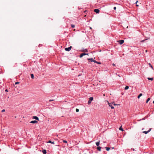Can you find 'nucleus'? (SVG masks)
<instances>
[{
	"instance_id": "obj_26",
	"label": "nucleus",
	"mask_w": 154,
	"mask_h": 154,
	"mask_svg": "<svg viewBox=\"0 0 154 154\" xmlns=\"http://www.w3.org/2000/svg\"><path fill=\"white\" fill-rule=\"evenodd\" d=\"M76 111L77 112H79V109H76Z\"/></svg>"
},
{
	"instance_id": "obj_39",
	"label": "nucleus",
	"mask_w": 154,
	"mask_h": 154,
	"mask_svg": "<svg viewBox=\"0 0 154 154\" xmlns=\"http://www.w3.org/2000/svg\"><path fill=\"white\" fill-rule=\"evenodd\" d=\"M136 6H138V5H136Z\"/></svg>"
},
{
	"instance_id": "obj_21",
	"label": "nucleus",
	"mask_w": 154,
	"mask_h": 154,
	"mask_svg": "<svg viewBox=\"0 0 154 154\" xmlns=\"http://www.w3.org/2000/svg\"><path fill=\"white\" fill-rule=\"evenodd\" d=\"M105 148L106 149V150L107 151L109 150L110 149V148L109 147H106Z\"/></svg>"
},
{
	"instance_id": "obj_27",
	"label": "nucleus",
	"mask_w": 154,
	"mask_h": 154,
	"mask_svg": "<svg viewBox=\"0 0 154 154\" xmlns=\"http://www.w3.org/2000/svg\"><path fill=\"white\" fill-rule=\"evenodd\" d=\"M96 63L99 64H100L101 63L100 62H98L97 61V63Z\"/></svg>"
},
{
	"instance_id": "obj_33",
	"label": "nucleus",
	"mask_w": 154,
	"mask_h": 154,
	"mask_svg": "<svg viewBox=\"0 0 154 154\" xmlns=\"http://www.w3.org/2000/svg\"><path fill=\"white\" fill-rule=\"evenodd\" d=\"M53 100H49V101H50V102H51V101H53Z\"/></svg>"
},
{
	"instance_id": "obj_22",
	"label": "nucleus",
	"mask_w": 154,
	"mask_h": 154,
	"mask_svg": "<svg viewBox=\"0 0 154 154\" xmlns=\"http://www.w3.org/2000/svg\"><path fill=\"white\" fill-rule=\"evenodd\" d=\"M150 98H148L147 100H146V103H147L150 100Z\"/></svg>"
},
{
	"instance_id": "obj_36",
	"label": "nucleus",
	"mask_w": 154,
	"mask_h": 154,
	"mask_svg": "<svg viewBox=\"0 0 154 154\" xmlns=\"http://www.w3.org/2000/svg\"><path fill=\"white\" fill-rule=\"evenodd\" d=\"M132 149V150H133V151H134V149H132H132Z\"/></svg>"
},
{
	"instance_id": "obj_24",
	"label": "nucleus",
	"mask_w": 154,
	"mask_h": 154,
	"mask_svg": "<svg viewBox=\"0 0 154 154\" xmlns=\"http://www.w3.org/2000/svg\"><path fill=\"white\" fill-rule=\"evenodd\" d=\"M63 141L64 143H67V141L65 140H63Z\"/></svg>"
},
{
	"instance_id": "obj_2",
	"label": "nucleus",
	"mask_w": 154,
	"mask_h": 154,
	"mask_svg": "<svg viewBox=\"0 0 154 154\" xmlns=\"http://www.w3.org/2000/svg\"><path fill=\"white\" fill-rule=\"evenodd\" d=\"M72 47V46H70L68 48H65V50L66 51H69L71 50Z\"/></svg>"
},
{
	"instance_id": "obj_15",
	"label": "nucleus",
	"mask_w": 154,
	"mask_h": 154,
	"mask_svg": "<svg viewBox=\"0 0 154 154\" xmlns=\"http://www.w3.org/2000/svg\"><path fill=\"white\" fill-rule=\"evenodd\" d=\"M101 147L98 146H97V150L100 151L101 150Z\"/></svg>"
},
{
	"instance_id": "obj_10",
	"label": "nucleus",
	"mask_w": 154,
	"mask_h": 154,
	"mask_svg": "<svg viewBox=\"0 0 154 154\" xmlns=\"http://www.w3.org/2000/svg\"><path fill=\"white\" fill-rule=\"evenodd\" d=\"M149 38H149V37H148V38H147V39H144V40H143L141 41H140V42H144V41H145V40H147V39H149Z\"/></svg>"
},
{
	"instance_id": "obj_25",
	"label": "nucleus",
	"mask_w": 154,
	"mask_h": 154,
	"mask_svg": "<svg viewBox=\"0 0 154 154\" xmlns=\"http://www.w3.org/2000/svg\"><path fill=\"white\" fill-rule=\"evenodd\" d=\"M71 26V27L72 28H74L75 27V25H73V24H72Z\"/></svg>"
},
{
	"instance_id": "obj_7",
	"label": "nucleus",
	"mask_w": 154,
	"mask_h": 154,
	"mask_svg": "<svg viewBox=\"0 0 154 154\" xmlns=\"http://www.w3.org/2000/svg\"><path fill=\"white\" fill-rule=\"evenodd\" d=\"M94 12L96 13H99L100 12V10L99 9H96L94 10Z\"/></svg>"
},
{
	"instance_id": "obj_1",
	"label": "nucleus",
	"mask_w": 154,
	"mask_h": 154,
	"mask_svg": "<svg viewBox=\"0 0 154 154\" xmlns=\"http://www.w3.org/2000/svg\"><path fill=\"white\" fill-rule=\"evenodd\" d=\"M93 98L92 97H91L89 98V100L88 102V104H89L91 103V101L93 100Z\"/></svg>"
},
{
	"instance_id": "obj_20",
	"label": "nucleus",
	"mask_w": 154,
	"mask_h": 154,
	"mask_svg": "<svg viewBox=\"0 0 154 154\" xmlns=\"http://www.w3.org/2000/svg\"><path fill=\"white\" fill-rule=\"evenodd\" d=\"M31 76L32 79H33L34 78V76L33 74H31Z\"/></svg>"
},
{
	"instance_id": "obj_16",
	"label": "nucleus",
	"mask_w": 154,
	"mask_h": 154,
	"mask_svg": "<svg viewBox=\"0 0 154 154\" xmlns=\"http://www.w3.org/2000/svg\"><path fill=\"white\" fill-rule=\"evenodd\" d=\"M147 79L149 80L152 81L153 80V78H148Z\"/></svg>"
},
{
	"instance_id": "obj_4",
	"label": "nucleus",
	"mask_w": 154,
	"mask_h": 154,
	"mask_svg": "<svg viewBox=\"0 0 154 154\" xmlns=\"http://www.w3.org/2000/svg\"><path fill=\"white\" fill-rule=\"evenodd\" d=\"M151 130V128H150L148 131H143V133H144L145 134H147Z\"/></svg>"
},
{
	"instance_id": "obj_9",
	"label": "nucleus",
	"mask_w": 154,
	"mask_h": 154,
	"mask_svg": "<svg viewBox=\"0 0 154 154\" xmlns=\"http://www.w3.org/2000/svg\"><path fill=\"white\" fill-rule=\"evenodd\" d=\"M37 122V121L36 120L32 121L30 122V123H31L34 124Z\"/></svg>"
},
{
	"instance_id": "obj_11",
	"label": "nucleus",
	"mask_w": 154,
	"mask_h": 154,
	"mask_svg": "<svg viewBox=\"0 0 154 154\" xmlns=\"http://www.w3.org/2000/svg\"><path fill=\"white\" fill-rule=\"evenodd\" d=\"M47 143H50L52 144H54V141L52 142L51 140H49L47 142Z\"/></svg>"
},
{
	"instance_id": "obj_14",
	"label": "nucleus",
	"mask_w": 154,
	"mask_h": 154,
	"mask_svg": "<svg viewBox=\"0 0 154 154\" xmlns=\"http://www.w3.org/2000/svg\"><path fill=\"white\" fill-rule=\"evenodd\" d=\"M82 51L84 52H88V50L87 49H85L83 50Z\"/></svg>"
},
{
	"instance_id": "obj_43",
	"label": "nucleus",
	"mask_w": 154,
	"mask_h": 154,
	"mask_svg": "<svg viewBox=\"0 0 154 154\" xmlns=\"http://www.w3.org/2000/svg\"><path fill=\"white\" fill-rule=\"evenodd\" d=\"M112 149H113L114 148V147H112Z\"/></svg>"
},
{
	"instance_id": "obj_3",
	"label": "nucleus",
	"mask_w": 154,
	"mask_h": 154,
	"mask_svg": "<svg viewBox=\"0 0 154 154\" xmlns=\"http://www.w3.org/2000/svg\"><path fill=\"white\" fill-rule=\"evenodd\" d=\"M107 102L108 103L109 106L112 109H114V107L113 106H112V104L113 103H109V102L108 101H107Z\"/></svg>"
},
{
	"instance_id": "obj_19",
	"label": "nucleus",
	"mask_w": 154,
	"mask_h": 154,
	"mask_svg": "<svg viewBox=\"0 0 154 154\" xmlns=\"http://www.w3.org/2000/svg\"><path fill=\"white\" fill-rule=\"evenodd\" d=\"M129 88V87L128 86H126L125 88V89L126 90H127Z\"/></svg>"
},
{
	"instance_id": "obj_34",
	"label": "nucleus",
	"mask_w": 154,
	"mask_h": 154,
	"mask_svg": "<svg viewBox=\"0 0 154 154\" xmlns=\"http://www.w3.org/2000/svg\"><path fill=\"white\" fill-rule=\"evenodd\" d=\"M113 103H114V104H113L115 106V105H117V104H116L115 103H114V102H113Z\"/></svg>"
},
{
	"instance_id": "obj_40",
	"label": "nucleus",
	"mask_w": 154,
	"mask_h": 154,
	"mask_svg": "<svg viewBox=\"0 0 154 154\" xmlns=\"http://www.w3.org/2000/svg\"><path fill=\"white\" fill-rule=\"evenodd\" d=\"M153 103L154 104V100L153 101Z\"/></svg>"
},
{
	"instance_id": "obj_18",
	"label": "nucleus",
	"mask_w": 154,
	"mask_h": 154,
	"mask_svg": "<svg viewBox=\"0 0 154 154\" xmlns=\"http://www.w3.org/2000/svg\"><path fill=\"white\" fill-rule=\"evenodd\" d=\"M88 60H90L91 62H93L94 59L92 58H89L88 59Z\"/></svg>"
},
{
	"instance_id": "obj_8",
	"label": "nucleus",
	"mask_w": 154,
	"mask_h": 154,
	"mask_svg": "<svg viewBox=\"0 0 154 154\" xmlns=\"http://www.w3.org/2000/svg\"><path fill=\"white\" fill-rule=\"evenodd\" d=\"M32 119H35L36 120H39V119L38 118V117L37 116H33L32 117Z\"/></svg>"
},
{
	"instance_id": "obj_32",
	"label": "nucleus",
	"mask_w": 154,
	"mask_h": 154,
	"mask_svg": "<svg viewBox=\"0 0 154 154\" xmlns=\"http://www.w3.org/2000/svg\"><path fill=\"white\" fill-rule=\"evenodd\" d=\"M112 65L114 66H116L115 64L114 63H112Z\"/></svg>"
},
{
	"instance_id": "obj_23",
	"label": "nucleus",
	"mask_w": 154,
	"mask_h": 154,
	"mask_svg": "<svg viewBox=\"0 0 154 154\" xmlns=\"http://www.w3.org/2000/svg\"><path fill=\"white\" fill-rule=\"evenodd\" d=\"M119 129L120 130H121L122 131H123V130L122 129V126H121L120 128H119Z\"/></svg>"
},
{
	"instance_id": "obj_41",
	"label": "nucleus",
	"mask_w": 154,
	"mask_h": 154,
	"mask_svg": "<svg viewBox=\"0 0 154 154\" xmlns=\"http://www.w3.org/2000/svg\"><path fill=\"white\" fill-rule=\"evenodd\" d=\"M149 65H150V66L151 65V64H150V63H149Z\"/></svg>"
},
{
	"instance_id": "obj_5",
	"label": "nucleus",
	"mask_w": 154,
	"mask_h": 154,
	"mask_svg": "<svg viewBox=\"0 0 154 154\" xmlns=\"http://www.w3.org/2000/svg\"><path fill=\"white\" fill-rule=\"evenodd\" d=\"M118 42L120 45H122L124 43V40H121L118 41Z\"/></svg>"
},
{
	"instance_id": "obj_31",
	"label": "nucleus",
	"mask_w": 154,
	"mask_h": 154,
	"mask_svg": "<svg viewBox=\"0 0 154 154\" xmlns=\"http://www.w3.org/2000/svg\"><path fill=\"white\" fill-rule=\"evenodd\" d=\"M19 82H16L15 83V84L16 85V84H19Z\"/></svg>"
},
{
	"instance_id": "obj_17",
	"label": "nucleus",
	"mask_w": 154,
	"mask_h": 154,
	"mask_svg": "<svg viewBox=\"0 0 154 154\" xmlns=\"http://www.w3.org/2000/svg\"><path fill=\"white\" fill-rule=\"evenodd\" d=\"M142 95V93H140L139 94V95L138 96L137 98H139Z\"/></svg>"
},
{
	"instance_id": "obj_12",
	"label": "nucleus",
	"mask_w": 154,
	"mask_h": 154,
	"mask_svg": "<svg viewBox=\"0 0 154 154\" xmlns=\"http://www.w3.org/2000/svg\"><path fill=\"white\" fill-rule=\"evenodd\" d=\"M96 144L97 146H98L99 145H100V142H97L96 143Z\"/></svg>"
},
{
	"instance_id": "obj_6",
	"label": "nucleus",
	"mask_w": 154,
	"mask_h": 154,
	"mask_svg": "<svg viewBox=\"0 0 154 154\" xmlns=\"http://www.w3.org/2000/svg\"><path fill=\"white\" fill-rule=\"evenodd\" d=\"M88 55V54H86V53H82L80 55V57H82L83 56L85 55Z\"/></svg>"
},
{
	"instance_id": "obj_38",
	"label": "nucleus",
	"mask_w": 154,
	"mask_h": 154,
	"mask_svg": "<svg viewBox=\"0 0 154 154\" xmlns=\"http://www.w3.org/2000/svg\"><path fill=\"white\" fill-rule=\"evenodd\" d=\"M151 67H152V65H151Z\"/></svg>"
},
{
	"instance_id": "obj_28",
	"label": "nucleus",
	"mask_w": 154,
	"mask_h": 154,
	"mask_svg": "<svg viewBox=\"0 0 154 154\" xmlns=\"http://www.w3.org/2000/svg\"><path fill=\"white\" fill-rule=\"evenodd\" d=\"M93 62H94V63H97V61H96L95 60H93Z\"/></svg>"
},
{
	"instance_id": "obj_42",
	"label": "nucleus",
	"mask_w": 154,
	"mask_h": 154,
	"mask_svg": "<svg viewBox=\"0 0 154 154\" xmlns=\"http://www.w3.org/2000/svg\"><path fill=\"white\" fill-rule=\"evenodd\" d=\"M147 50H146V52H147Z\"/></svg>"
},
{
	"instance_id": "obj_30",
	"label": "nucleus",
	"mask_w": 154,
	"mask_h": 154,
	"mask_svg": "<svg viewBox=\"0 0 154 154\" xmlns=\"http://www.w3.org/2000/svg\"><path fill=\"white\" fill-rule=\"evenodd\" d=\"M113 9L114 10H116V7H114L113 8Z\"/></svg>"
},
{
	"instance_id": "obj_35",
	"label": "nucleus",
	"mask_w": 154,
	"mask_h": 154,
	"mask_svg": "<svg viewBox=\"0 0 154 154\" xmlns=\"http://www.w3.org/2000/svg\"><path fill=\"white\" fill-rule=\"evenodd\" d=\"M5 91H8V90L7 89H6L5 90Z\"/></svg>"
},
{
	"instance_id": "obj_37",
	"label": "nucleus",
	"mask_w": 154,
	"mask_h": 154,
	"mask_svg": "<svg viewBox=\"0 0 154 154\" xmlns=\"http://www.w3.org/2000/svg\"><path fill=\"white\" fill-rule=\"evenodd\" d=\"M138 2V1H137L136 2V4H137V3Z\"/></svg>"
},
{
	"instance_id": "obj_29",
	"label": "nucleus",
	"mask_w": 154,
	"mask_h": 154,
	"mask_svg": "<svg viewBox=\"0 0 154 154\" xmlns=\"http://www.w3.org/2000/svg\"><path fill=\"white\" fill-rule=\"evenodd\" d=\"M5 111V109H3V110L2 111V112H4Z\"/></svg>"
},
{
	"instance_id": "obj_13",
	"label": "nucleus",
	"mask_w": 154,
	"mask_h": 154,
	"mask_svg": "<svg viewBox=\"0 0 154 154\" xmlns=\"http://www.w3.org/2000/svg\"><path fill=\"white\" fill-rule=\"evenodd\" d=\"M42 152L44 154H46V151L45 149H43L42 150Z\"/></svg>"
}]
</instances>
